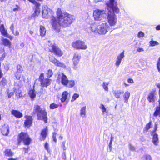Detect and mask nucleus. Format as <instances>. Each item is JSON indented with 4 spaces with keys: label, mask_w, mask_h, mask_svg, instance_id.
Here are the masks:
<instances>
[{
    "label": "nucleus",
    "mask_w": 160,
    "mask_h": 160,
    "mask_svg": "<svg viewBox=\"0 0 160 160\" xmlns=\"http://www.w3.org/2000/svg\"><path fill=\"white\" fill-rule=\"evenodd\" d=\"M56 15V17H50V23L52 29L56 32H60L61 28L69 27L73 21V16L67 12L63 13L61 8H57Z\"/></svg>",
    "instance_id": "nucleus-1"
},
{
    "label": "nucleus",
    "mask_w": 160,
    "mask_h": 160,
    "mask_svg": "<svg viewBox=\"0 0 160 160\" xmlns=\"http://www.w3.org/2000/svg\"><path fill=\"white\" fill-rule=\"evenodd\" d=\"M34 108L33 113L37 114V119L42 120L45 123H47L48 118L47 116V112L46 109L42 110L40 106L38 105H35Z\"/></svg>",
    "instance_id": "nucleus-2"
},
{
    "label": "nucleus",
    "mask_w": 160,
    "mask_h": 160,
    "mask_svg": "<svg viewBox=\"0 0 160 160\" xmlns=\"http://www.w3.org/2000/svg\"><path fill=\"white\" fill-rule=\"evenodd\" d=\"M32 142V139L28 134L25 132H21L18 134L17 138V144L18 145L23 142L25 145L28 146Z\"/></svg>",
    "instance_id": "nucleus-3"
},
{
    "label": "nucleus",
    "mask_w": 160,
    "mask_h": 160,
    "mask_svg": "<svg viewBox=\"0 0 160 160\" xmlns=\"http://www.w3.org/2000/svg\"><path fill=\"white\" fill-rule=\"evenodd\" d=\"M48 52L54 54L57 57H60L63 54V51L55 43H51L48 45Z\"/></svg>",
    "instance_id": "nucleus-4"
},
{
    "label": "nucleus",
    "mask_w": 160,
    "mask_h": 160,
    "mask_svg": "<svg viewBox=\"0 0 160 160\" xmlns=\"http://www.w3.org/2000/svg\"><path fill=\"white\" fill-rule=\"evenodd\" d=\"M38 81L40 82L41 86L43 88H47L50 86L52 81V79H51L47 78H44V75L43 73L40 74L38 78Z\"/></svg>",
    "instance_id": "nucleus-5"
},
{
    "label": "nucleus",
    "mask_w": 160,
    "mask_h": 160,
    "mask_svg": "<svg viewBox=\"0 0 160 160\" xmlns=\"http://www.w3.org/2000/svg\"><path fill=\"white\" fill-rule=\"evenodd\" d=\"M108 22L111 26H115L117 22V18L114 12L109 10L108 12Z\"/></svg>",
    "instance_id": "nucleus-6"
},
{
    "label": "nucleus",
    "mask_w": 160,
    "mask_h": 160,
    "mask_svg": "<svg viewBox=\"0 0 160 160\" xmlns=\"http://www.w3.org/2000/svg\"><path fill=\"white\" fill-rule=\"evenodd\" d=\"M72 46L77 49L85 50L87 48V46L85 42L80 40H77L73 42Z\"/></svg>",
    "instance_id": "nucleus-7"
},
{
    "label": "nucleus",
    "mask_w": 160,
    "mask_h": 160,
    "mask_svg": "<svg viewBox=\"0 0 160 160\" xmlns=\"http://www.w3.org/2000/svg\"><path fill=\"white\" fill-rule=\"evenodd\" d=\"M105 14L104 10L97 9L94 11L93 16L95 20L100 21L102 19Z\"/></svg>",
    "instance_id": "nucleus-8"
},
{
    "label": "nucleus",
    "mask_w": 160,
    "mask_h": 160,
    "mask_svg": "<svg viewBox=\"0 0 160 160\" xmlns=\"http://www.w3.org/2000/svg\"><path fill=\"white\" fill-rule=\"evenodd\" d=\"M57 80L58 81L61 82V84L64 86H67L68 82L67 77L63 73L58 74Z\"/></svg>",
    "instance_id": "nucleus-9"
},
{
    "label": "nucleus",
    "mask_w": 160,
    "mask_h": 160,
    "mask_svg": "<svg viewBox=\"0 0 160 160\" xmlns=\"http://www.w3.org/2000/svg\"><path fill=\"white\" fill-rule=\"evenodd\" d=\"M25 119L24 120L23 126L25 128H29L32 125L33 119L32 116L26 115L24 116Z\"/></svg>",
    "instance_id": "nucleus-10"
},
{
    "label": "nucleus",
    "mask_w": 160,
    "mask_h": 160,
    "mask_svg": "<svg viewBox=\"0 0 160 160\" xmlns=\"http://www.w3.org/2000/svg\"><path fill=\"white\" fill-rule=\"evenodd\" d=\"M110 27L106 22L102 23L100 25L99 29L98 30V32L100 34H105L109 30Z\"/></svg>",
    "instance_id": "nucleus-11"
},
{
    "label": "nucleus",
    "mask_w": 160,
    "mask_h": 160,
    "mask_svg": "<svg viewBox=\"0 0 160 160\" xmlns=\"http://www.w3.org/2000/svg\"><path fill=\"white\" fill-rule=\"evenodd\" d=\"M81 58L80 54L78 53H75L72 58V62L73 64V68L75 70L78 69V63Z\"/></svg>",
    "instance_id": "nucleus-12"
},
{
    "label": "nucleus",
    "mask_w": 160,
    "mask_h": 160,
    "mask_svg": "<svg viewBox=\"0 0 160 160\" xmlns=\"http://www.w3.org/2000/svg\"><path fill=\"white\" fill-rule=\"evenodd\" d=\"M157 94L156 90L154 89L151 91L147 97V99L149 102L152 103H155L156 97V95Z\"/></svg>",
    "instance_id": "nucleus-13"
},
{
    "label": "nucleus",
    "mask_w": 160,
    "mask_h": 160,
    "mask_svg": "<svg viewBox=\"0 0 160 160\" xmlns=\"http://www.w3.org/2000/svg\"><path fill=\"white\" fill-rule=\"evenodd\" d=\"M0 32L1 34L12 40L13 39V37L11 35H8L7 31L5 29L4 25L3 24L1 25L0 26Z\"/></svg>",
    "instance_id": "nucleus-14"
},
{
    "label": "nucleus",
    "mask_w": 160,
    "mask_h": 160,
    "mask_svg": "<svg viewBox=\"0 0 160 160\" xmlns=\"http://www.w3.org/2000/svg\"><path fill=\"white\" fill-rule=\"evenodd\" d=\"M48 134V129L47 126L42 129L41 131L39 140L40 141H44L45 140Z\"/></svg>",
    "instance_id": "nucleus-15"
},
{
    "label": "nucleus",
    "mask_w": 160,
    "mask_h": 160,
    "mask_svg": "<svg viewBox=\"0 0 160 160\" xmlns=\"http://www.w3.org/2000/svg\"><path fill=\"white\" fill-rule=\"evenodd\" d=\"M50 61L57 67H63L65 66L64 63L60 62L54 56L49 57Z\"/></svg>",
    "instance_id": "nucleus-16"
},
{
    "label": "nucleus",
    "mask_w": 160,
    "mask_h": 160,
    "mask_svg": "<svg viewBox=\"0 0 160 160\" xmlns=\"http://www.w3.org/2000/svg\"><path fill=\"white\" fill-rule=\"evenodd\" d=\"M11 113L12 115L17 118H20L23 117L22 113L17 110L12 109L11 111Z\"/></svg>",
    "instance_id": "nucleus-17"
},
{
    "label": "nucleus",
    "mask_w": 160,
    "mask_h": 160,
    "mask_svg": "<svg viewBox=\"0 0 160 160\" xmlns=\"http://www.w3.org/2000/svg\"><path fill=\"white\" fill-rule=\"evenodd\" d=\"M9 127L7 125H2L1 129V131L2 134L5 136L7 135L9 132Z\"/></svg>",
    "instance_id": "nucleus-18"
},
{
    "label": "nucleus",
    "mask_w": 160,
    "mask_h": 160,
    "mask_svg": "<svg viewBox=\"0 0 160 160\" xmlns=\"http://www.w3.org/2000/svg\"><path fill=\"white\" fill-rule=\"evenodd\" d=\"M1 41L2 44L5 47H7L9 48L11 47V42L8 39L3 38Z\"/></svg>",
    "instance_id": "nucleus-19"
},
{
    "label": "nucleus",
    "mask_w": 160,
    "mask_h": 160,
    "mask_svg": "<svg viewBox=\"0 0 160 160\" xmlns=\"http://www.w3.org/2000/svg\"><path fill=\"white\" fill-rule=\"evenodd\" d=\"M152 142L153 144L156 145H158L159 142V139L158 135L156 133H152Z\"/></svg>",
    "instance_id": "nucleus-20"
},
{
    "label": "nucleus",
    "mask_w": 160,
    "mask_h": 160,
    "mask_svg": "<svg viewBox=\"0 0 160 160\" xmlns=\"http://www.w3.org/2000/svg\"><path fill=\"white\" fill-rule=\"evenodd\" d=\"M124 56V51H123L117 57V60L116 61L115 64L116 66L118 67L119 66L121 63L122 59Z\"/></svg>",
    "instance_id": "nucleus-21"
},
{
    "label": "nucleus",
    "mask_w": 160,
    "mask_h": 160,
    "mask_svg": "<svg viewBox=\"0 0 160 160\" xmlns=\"http://www.w3.org/2000/svg\"><path fill=\"white\" fill-rule=\"evenodd\" d=\"M50 13V11L47 9H44L42 11V16L43 18L45 19L48 18L50 16L49 14Z\"/></svg>",
    "instance_id": "nucleus-22"
},
{
    "label": "nucleus",
    "mask_w": 160,
    "mask_h": 160,
    "mask_svg": "<svg viewBox=\"0 0 160 160\" xmlns=\"http://www.w3.org/2000/svg\"><path fill=\"white\" fill-rule=\"evenodd\" d=\"M68 92L67 91H64L62 92V95L61 98L60 99L62 102H64L66 101L68 97Z\"/></svg>",
    "instance_id": "nucleus-23"
},
{
    "label": "nucleus",
    "mask_w": 160,
    "mask_h": 160,
    "mask_svg": "<svg viewBox=\"0 0 160 160\" xmlns=\"http://www.w3.org/2000/svg\"><path fill=\"white\" fill-rule=\"evenodd\" d=\"M29 96L32 100H33L36 97V92L34 89H30L29 90L28 93Z\"/></svg>",
    "instance_id": "nucleus-24"
},
{
    "label": "nucleus",
    "mask_w": 160,
    "mask_h": 160,
    "mask_svg": "<svg viewBox=\"0 0 160 160\" xmlns=\"http://www.w3.org/2000/svg\"><path fill=\"white\" fill-rule=\"evenodd\" d=\"M4 153L6 157H12L14 155V153L11 149H6L4 152Z\"/></svg>",
    "instance_id": "nucleus-25"
},
{
    "label": "nucleus",
    "mask_w": 160,
    "mask_h": 160,
    "mask_svg": "<svg viewBox=\"0 0 160 160\" xmlns=\"http://www.w3.org/2000/svg\"><path fill=\"white\" fill-rule=\"evenodd\" d=\"M153 116L154 117L159 116L160 117V106L156 107L155 111L153 114Z\"/></svg>",
    "instance_id": "nucleus-26"
},
{
    "label": "nucleus",
    "mask_w": 160,
    "mask_h": 160,
    "mask_svg": "<svg viewBox=\"0 0 160 160\" xmlns=\"http://www.w3.org/2000/svg\"><path fill=\"white\" fill-rule=\"evenodd\" d=\"M152 127V121H150L143 128V133L147 132L148 130Z\"/></svg>",
    "instance_id": "nucleus-27"
},
{
    "label": "nucleus",
    "mask_w": 160,
    "mask_h": 160,
    "mask_svg": "<svg viewBox=\"0 0 160 160\" xmlns=\"http://www.w3.org/2000/svg\"><path fill=\"white\" fill-rule=\"evenodd\" d=\"M40 34L42 37L44 36L46 33V30L44 26L40 25Z\"/></svg>",
    "instance_id": "nucleus-28"
},
{
    "label": "nucleus",
    "mask_w": 160,
    "mask_h": 160,
    "mask_svg": "<svg viewBox=\"0 0 160 160\" xmlns=\"http://www.w3.org/2000/svg\"><path fill=\"white\" fill-rule=\"evenodd\" d=\"M130 93L128 91L125 92L123 96L125 102L128 103V100L130 97Z\"/></svg>",
    "instance_id": "nucleus-29"
},
{
    "label": "nucleus",
    "mask_w": 160,
    "mask_h": 160,
    "mask_svg": "<svg viewBox=\"0 0 160 160\" xmlns=\"http://www.w3.org/2000/svg\"><path fill=\"white\" fill-rule=\"evenodd\" d=\"M115 6H111V8L113 12H112L114 13H118L119 12V9L117 6V2H115Z\"/></svg>",
    "instance_id": "nucleus-30"
},
{
    "label": "nucleus",
    "mask_w": 160,
    "mask_h": 160,
    "mask_svg": "<svg viewBox=\"0 0 160 160\" xmlns=\"http://www.w3.org/2000/svg\"><path fill=\"white\" fill-rule=\"evenodd\" d=\"M123 93V92H122L120 91H115L113 93L115 97L117 98H119L120 97L121 95Z\"/></svg>",
    "instance_id": "nucleus-31"
},
{
    "label": "nucleus",
    "mask_w": 160,
    "mask_h": 160,
    "mask_svg": "<svg viewBox=\"0 0 160 160\" xmlns=\"http://www.w3.org/2000/svg\"><path fill=\"white\" fill-rule=\"evenodd\" d=\"M91 30L92 32H98V26L95 24H92L90 27Z\"/></svg>",
    "instance_id": "nucleus-32"
},
{
    "label": "nucleus",
    "mask_w": 160,
    "mask_h": 160,
    "mask_svg": "<svg viewBox=\"0 0 160 160\" xmlns=\"http://www.w3.org/2000/svg\"><path fill=\"white\" fill-rule=\"evenodd\" d=\"M30 2L35 5V8L40 9L39 7L40 4L39 2H37L35 0H31Z\"/></svg>",
    "instance_id": "nucleus-33"
},
{
    "label": "nucleus",
    "mask_w": 160,
    "mask_h": 160,
    "mask_svg": "<svg viewBox=\"0 0 160 160\" xmlns=\"http://www.w3.org/2000/svg\"><path fill=\"white\" fill-rule=\"evenodd\" d=\"M40 13V9L35 8L33 13L32 15V17L33 18H35L38 16Z\"/></svg>",
    "instance_id": "nucleus-34"
},
{
    "label": "nucleus",
    "mask_w": 160,
    "mask_h": 160,
    "mask_svg": "<svg viewBox=\"0 0 160 160\" xmlns=\"http://www.w3.org/2000/svg\"><path fill=\"white\" fill-rule=\"evenodd\" d=\"M68 84L67 85V86L69 88H71L73 86L75 85V82L74 80H68Z\"/></svg>",
    "instance_id": "nucleus-35"
},
{
    "label": "nucleus",
    "mask_w": 160,
    "mask_h": 160,
    "mask_svg": "<svg viewBox=\"0 0 160 160\" xmlns=\"http://www.w3.org/2000/svg\"><path fill=\"white\" fill-rule=\"evenodd\" d=\"M46 76L47 78H49L51 77L53 74V73L52 70L51 69H48L46 73Z\"/></svg>",
    "instance_id": "nucleus-36"
},
{
    "label": "nucleus",
    "mask_w": 160,
    "mask_h": 160,
    "mask_svg": "<svg viewBox=\"0 0 160 160\" xmlns=\"http://www.w3.org/2000/svg\"><path fill=\"white\" fill-rule=\"evenodd\" d=\"M59 106V105L58 104H56L54 103H52L50 104L49 108L51 109H54L58 108Z\"/></svg>",
    "instance_id": "nucleus-37"
},
{
    "label": "nucleus",
    "mask_w": 160,
    "mask_h": 160,
    "mask_svg": "<svg viewBox=\"0 0 160 160\" xmlns=\"http://www.w3.org/2000/svg\"><path fill=\"white\" fill-rule=\"evenodd\" d=\"M21 72H15L14 76L17 80H20L22 76Z\"/></svg>",
    "instance_id": "nucleus-38"
},
{
    "label": "nucleus",
    "mask_w": 160,
    "mask_h": 160,
    "mask_svg": "<svg viewBox=\"0 0 160 160\" xmlns=\"http://www.w3.org/2000/svg\"><path fill=\"white\" fill-rule=\"evenodd\" d=\"M17 70L16 72H19L22 73L23 70L22 66L20 64H18L16 67Z\"/></svg>",
    "instance_id": "nucleus-39"
},
{
    "label": "nucleus",
    "mask_w": 160,
    "mask_h": 160,
    "mask_svg": "<svg viewBox=\"0 0 160 160\" xmlns=\"http://www.w3.org/2000/svg\"><path fill=\"white\" fill-rule=\"evenodd\" d=\"M86 107L84 106L81 108L80 110V115L81 116H85Z\"/></svg>",
    "instance_id": "nucleus-40"
},
{
    "label": "nucleus",
    "mask_w": 160,
    "mask_h": 160,
    "mask_svg": "<svg viewBox=\"0 0 160 160\" xmlns=\"http://www.w3.org/2000/svg\"><path fill=\"white\" fill-rule=\"evenodd\" d=\"M150 46H154L156 45L159 44V43L156 41L152 40L149 42Z\"/></svg>",
    "instance_id": "nucleus-41"
},
{
    "label": "nucleus",
    "mask_w": 160,
    "mask_h": 160,
    "mask_svg": "<svg viewBox=\"0 0 160 160\" xmlns=\"http://www.w3.org/2000/svg\"><path fill=\"white\" fill-rule=\"evenodd\" d=\"M108 83L106 82H103L102 84V87L106 91H108Z\"/></svg>",
    "instance_id": "nucleus-42"
},
{
    "label": "nucleus",
    "mask_w": 160,
    "mask_h": 160,
    "mask_svg": "<svg viewBox=\"0 0 160 160\" xmlns=\"http://www.w3.org/2000/svg\"><path fill=\"white\" fill-rule=\"evenodd\" d=\"M45 148L46 150L48 152H49L50 151V149L49 148V145L48 143L46 142L45 143L44 145Z\"/></svg>",
    "instance_id": "nucleus-43"
},
{
    "label": "nucleus",
    "mask_w": 160,
    "mask_h": 160,
    "mask_svg": "<svg viewBox=\"0 0 160 160\" xmlns=\"http://www.w3.org/2000/svg\"><path fill=\"white\" fill-rule=\"evenodd\" d=\"M79 96V95L77 93H74L72 96V98L71 101H74L76 98H78Z\"/></svg>",
    "instance_id": "nucleus-44"
},
{
    "label": "nucleus",
    "mask_w": 160,
    "mask_h": 160,
    "mask_svg": "<svg viewBox=\"0 0 160 160\" xmlns=\"http://www.w3.org/2000/svg\"><path fill=\"white\" fill-rule=\"evenodd\" d=\"M157 87L159 88V99L158 100V102L159 103L158 106H160V84L158 83L156 84Z\"/></svg>",
    "instance_id": "nucleus-45"
},
{
    "label": "nucleus",
    "mask_w": 160,
    "mask_h": 160,
    "mask_svg": "<svg viewBox=\"0 0 160 160\" xmlns=\"http://www.w3.org/2000/svg\"><path fill=\"white\" fill-rule=\"evenodd\" d=\"M7 82V81L6 79L5 78H3L1 80V81L0 82V85L4 86L6 83Z\"/></svg>",
    "instance_id": "nucleus-46"
},
{
    "label": "nucleus",
    "mask_w": 160,
    "mask_h": 160,
    "mask_svg": "<svg viewBox=\"0 0 160 160\" xmlns=\"http://www.w3.org/2000/svg\"><path fill=\"white\" fill-rule=\"evenodd\" d=\"M100 108L102 110V112L104 113L106 111V109L103 104H101L100 107Z\"/></svg>",
    "instance_id": "nucleus-47"
},
{
    "label": "nucleus",
    "mask_w": 160,
    "mask_h": 160,
    "mask_svg": "<svg viewBox=\"0 0 160 160\" xmlns=\"http://www.w3.org/2000/svg\"><path fill=\"white\" fill-rule=\"evenodd\" d=\"M56 135L57 133L56 132H53L52 133V138H53V141L56 143L57 142V139H56Z\"/></svg>",
    "instance_id": "nucleus-48"
},
{
    "label": "nucleus",
    "mask_w": 160,
    "mask_h": 160,
    "mask_svg": "<svg viewBox=\"0 0 160 160\" xmlns=\"http://www.w3.org/2000/svg\"><path fill=\"white\" fill-rule=\"evenodd\" d=\"M144 33L142 32L141 31H140L139 32L138 34V37H144Z\"/></svg>",
    "instance_id": "nucleus-49"
},
{
    "label": "nucleus",
    "mask_w": 160,
    "mask_h": 160,
    "mask_svg": "<svg viewBox=\"0 0 160 160\" xmlns=\"http://www.w3.org/2000/svg\"><path fill=\"white\" fill-rule=\"evenodd\" d=\"M15 7H16L13 9V11L14 12L18 11L19 9V6L18 5H16Z\"/></svg>",
    "instance_id": "nucleus-50"
},
{
    "label": "nucleus",
    "mask_w": 160,
    "mask_h": 160,
    "mask_svg": "<svg viewBox=\"0 0 160 160\" xmlns=\"http://www.w3.org/2000/svg\"><path fill=\"white\" fill-rule=\"evenodd\" d=\"M8 97L9 98H10L12 96L14 95V92H8Z\"/></svg>",
    "instance_id": "nucleus-51"
},
{
    "label": "nucleus",
    "mask_w": 160,
    "mask_h": 160,
    "mask_svg": "<svg viewBox=\"0 0 160 160\" xmlns=\"http://www.w3.org/2000/svg\"><path fill=\"white\" fill-rule=\"evenodd\" d=\"M10 29L12 31V33H14V25L13 24H12L10 27Z\"/></svg>",
    "instance_id": "nucleus-52"
},
{
    "label": "nucleus",
    "mask_w": 160,
    "mask_h": 160,
    "mask_svg": "<svg viewBox=\"0 0 160 160\" xmlns=\"http://www.w3.org/2000/svg\"><path fill=\"white\" fill-rule=\"evenodd\" d=\"M110 4L111 6H114V3H115L114 0H110Z\"/></svg>",
    "instance_id": "nucleus-53"
},
{
    "label": "nucleus",
    "mask_w": 160,
    "mask_h": 160,
    "mask_svg": "<svg viewBox=\"0 0 160 160\" xmlns=\"http://www.w3.org/2000/svg\"><path fill=\"white\" fill-rule=\"evenodd\" d=\"M112 141H113V138L112 137H111V140L110 141L109 144V147H112Z\"/></svg>",
    "instance_id": "nucleus-54"
},
{
    "label": "nucleus",
    "mask_w": 160,
    "mask_h": 160,
    "mask_svg": "<svg viewBox=\"0 0 160 160\" xmlns=\"http://www.w3.org/2000/svg\"><path fill=\"white\" fill-rule=\"evenodd\" d=\"M157 125L156 124H155V125L154 129L153 130V131H152V133H156V131H157Z\"/></svg>",
    "instance_id": "nucleus-55"
},
{
    "label": "nucleus",
    "mask_w": 160,
    "mask_h": 160,
    "mask_svg": "<svg viewBox=\"0 0 160 160\" xmlns=\"http://www.w3.org/2000/svg\"><path fill=\"white\" fill-rule=\"evenodd\" d=\"M128 82L129 83H132L133 82V80L132 78H129L128 79Z\"/></svg>",
    "instance_id": "nucleus-56"
},
{
    "label": "nucleus",
    "mask_w": 160,
    "mask_h": 160,
    "mask_svg": "<svg viewBox=\"0 0 160 160\" xmlns=\"http://www.w3.org/2000/svg\"><path fill=\"white\" fill-rule=\"evenodd\" d=\"M137 51L138 52H141L143 51V49L142 48H138L137 49Z\"/></svg>",
    "instance_id": "nucleus-57"
},
{
    "label": "nucleus",
    "mask_w": 160,
    "mask_h": 160,
    "mask_svg": "<svg viewBox=\"0 0 160 160\" xmlns=\"http://www.w3.org/2000/svg\"><path fill=\"white\" fill-rule=\"evenodd\" d=\"M131 151H135V148L132 146H130L129 147Z\"/></svg>",
    "instance_id": "nucleus-58"
},
{
    "label": "nucleus",
    "mask_w": 160,
    "mask_h": 160,
    "mask_svg": "<svg viewBox=\"0 0 160 160\" xmlns=\"http://www.w3.org/2000/svg\"><path fill=\"white\" fill-rule=\"evenodd\" d=\"M156 29L157 30H160V25H158L156 27Z\"/></svg>",
    "instance_id": "nucleus-59"
},
{
    "label": "nucleus",
    "mask_w": 160,
    "mask_h": 160,
    "mask_svg": "<svg viewBox=\"0 0 160 160\" xmlns=\"http://www.w3.org/2000/svg\"><path fill=\"white\" fill-rule=\"evenodd\" d=\"M65 142L63 141L62 142V147L64 148H65Z\"/></svg>",
    "instance_id": "nucleus-60"
},
{
    "label": "nucleus",
    "mask_w": 160,
    "mask_h": 160,
    "mask_svg": "<svg viewBox=\"0 0 160 160\" xmlns=\"http://www.w3.org/2000/svg\"><path fill=\"white\" fill-rule=\"evenodd\" d=\"M15 36H18L19 35V32L18 31H16L15 33L14 34Z\"/></svg>",
    "instance_id": "nucleus-61"
},
{
    "label": "nucleus",
    "mask_w": 160,
    "mask_h": 160,
    "mask_svg": "<svg viewBox=\"0 0 160 160\" xmlns=\"http://www.w3.org/2000/svg\"><path fill=\"white\" fill-rule=\"evenodd\" d=\"M157 68L158 71L160 72V66H157Z\"/></svg>",
    "instance_id": "nucleus-62"
},
{
    "label": "nucleus",
    "mask_w": 160,
    "mask_h": 160,
    "mask_svg": "<svg viewBox=\"0 0 160 160\" xmlns=\"http://www.w3.org/2000/svg\"><path fill=\"white\" fill-rule=\"evenodd\" d=\"M160 66V62H158L157 63V66Z\"/></svg>",
    "instance_id": "nucleus-63"
},
{
    "label": "nucleus",
    "mask_w": 160,
    "mask_h": 160,
    "mask_svg": "<svg viewBox=\"0 0 160 160\" xmlns=\"http://www.w3.org/2000/svg\"><path fill=\"white\" fill-rule=\"evenodd\" d=\"M29 33L31 35H32V34H33V31H30Z\"/></svg>",
    "instance_id": "nucleus-64"
}]
</instances>
